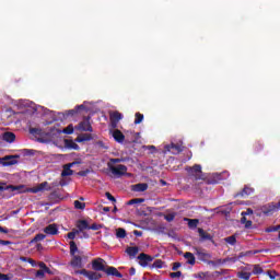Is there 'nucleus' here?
I'll list each match as a JSON object with an SVG mask.
<instances>
[{
  "mask_svg": "<svg viewBox=\"0 0 280 280\" xmlns=\"http://www.w3.org/2000/svg\"><path fill=\"white\" fill-rule=\"evenodd\" d=\"M105 264H106V260H104L102 258H96V259L92 260V268L96 272H105V275H107V277H117V279L124 278V275H121V272H119V270H117V268L106 266Z\"/></svg>",
  "mask_w": 280,
  "mask_h": 280,
  "instance_id": "1",
  "label": "nucleus"
},
{
  "mask_svg": "<svg viewBox=\"0 0 280 280\" xmlns=\"http://www.w3.org/2000/svg\"><path fill=\"white\" fill-rule=\"evenodd\" d=\"M260 211L264 215H272V213H277V211H280V201L277 203L269 202L267 205H264L260 207Z\"/></svg>",
  "mask_w": 280,
  "mask_h": 280,
  "instance_id": "2",
  "label": "nucleus"
},
{
  "mask_svg": "<svg viewBox=\"0 0 280 280\" xmlns=\"http://www.w3.org/2000/svg\"><path fill=\"white\" fill-rule=\"evenodd\" d=\"M109 171L114 176L117 178H121V176H126V173L128 172V166L124 164L113 165L108 164Z\"/></svg>",
  "mask_w": 280,
  "mask_h": 280,
  "instance_id": "3",
  "label": "nucleus"
},
{
  "mask_svg": "<svg viewBox=\"0 0 280 280\" xmlns=\"http://www.w3.org/2000/svg\"><path fill=\"white\" fill-rule=\"evenodd\" d=\"M91 116H88L84 120L78 124L74 127L75 130H80V132H93V126H91Z\"/></svg>",
  "mask_w": 280,
  "mask_h": 280,
  "instance_id": "4",
  "label": "nucleus"
},
{
  "mask_svg": "<svg viewBox=\"0 0 280 280\" xmlns=\"http://www.w3.org/2000/svg\"><path fill=\"white\" fill-rule=\"evenodd\" d=\"M199 261H203L205 264H208L209 266H215V261L213 260H209L211 259V254L210 253H207L206 250L203 249H197V253H196Z\"/></svg>",
  "mask_w": 280,
  "mask_h": 280,
  "instance_id": "5",
  "label": "nucleus"
},
{
  "mask_svg": "<svg viewBox=\"0 0 280 280\" xmlns=\"http://www.w3.org/2000/svg\"><path fill=\"white\" fill-rule=\"evenodd\" d=\"M190 176H194L195 180H202V166L200 164H195L192 167L187 170Z\"/></svg>",
  "mask_w": 280,
  "mask_h": 280,
  "instance_id": "6",
  "label": "nucleus"
},
{
  "mask_svg": "<svg viewBox=\"0 0 280 280\" xmlns=\"http://www.w3.org/2000/svg\"><path fill=\"white\" fill-rule=\"evenodd\" d=\"M137 259L139 260V265L142 267V268H148L149 264L154 261V257L153 256H150L145 253H141Z\"/></svg>",
  "mask_w": 280,
  "mask_h": 280,
  "instance_id": "7",
  "label": "nucleus"
},
{
  "mask_svg": "<svg viewBox=\"0 0 280 280\" xmlns=\"http://www.w3.org/2000/svg\"><path fill=\"white\" fill-rule=\"evenodd\" d=\"M16 159H19V155H7L4 158H0V165H3V167L16 165V163H19Z\"/></svg>",
  "mask_w": 280,
  "mask_h": 280,
  "instance_id": "8",
  "label": "nucleus"
},
{
  "mask_svg": "<svg viewBox=\"0 0 280 280\" xmlns=\"http://www.w3.org/2000/svg\"><path fill=\"white\" fill-rule=\"evenodd\" d=\"M121 119H124V115L117 110L109 114L110 126L114 129L117 128V125Z\"/></svg>",
  "mask_w": 280,
  "mask_h": 280,
  "instance_id": "9",
  "label": "nucleus"
},
{
  "mask_svg": "<svg viewBox=\"0 0 280 280\" xmlns=\"http://www.w3.org/2000/svg\"><path fill=\"white\" fill-rule=\"evenodd\" d=\"M164 152H170L171 154H180L183 152V145L172 142L164 147Z\"/></svg>",
  "mask_w": 280,
  "mask_h": 280,
  "instance_id": "10",
  "label": "nucleus"
},
{
  "mask_svg": "<svg viewBox=\"0 0 280 280\" xmlns=\"http://www.w3.org/2000/svg\"><path fill=\"white\" fill-rule=\"evenodd\" d=\"M255 194V188L245 186L242 191H238L234 195V198H246L247 196H253Z\"/></svg>",
  "mask_w": 280,
  "mask_h": 280,
  "instance_id": "11",
  "label": "nucleus"
},
{
  "mask_svg": "<svg viewBox=\"0 0 280 280\" xmlns=\"http://www.w3.org/2000/svg\"><path fill=\"white\" fill-rule=\"evenodd\" d=\"M72 259H71V266L73 268H82L84 265H82V258L84 257V255H82V253H79V255H71Z\"/></svg>",
  "mask_w": 280,
  "mask_h": 280,
  "instance_id": "12",
  "label": "nucleus"
},
{
  "mask_svg": "<svg viewBox=\"0 0 280 280\" xmlns=\"http://www.w3.org/2000/svg\"><path fill=\"white\" fill-rule=\"evenodd\" d=\"M79 162H72L69 164H66L63 166V171L61 172V176L62 178H65L66 176H73V170H71V167H73V165H78Z\"/></svg>",
  "mask_w": 280,
  "mask_h": 280,
  "instance_id": "13",
  "label": "nucleus"
},
{
  "mask_svg": "<svg viewBox=\"0 0 280 280\" xmlns=\"http://www.w3.org/2000/svg\"><path fill=\"white\" fill-rule=\"evenodd\" d=\"M200 242H213V236L207 233L202 228L198 229Z\"/></svg>",
  "mask_w": 280,
  "mask_h": 280,
  "instance_id": "14",
  "label": "nucleus"
},
{
  "mask_svg": "<svg viewBox=\"0 0 280 280\" xmlns=\"http://www.w3.org/2000/svg\"><path fill=\"white\" fill-rule=\"evenodd\" d=\"M2 141H5L7 143H14V141H16V135L12 131H5L2 133Z\"/></svg>",
  "mask_w": 280,
  "mask_h": 280,
  "instance_id": "15",
  "label": "nucleus"
},
{
  "mask_svg": "<svg viewBox=\"0 0 280 280\" xmlns=\"http://www.w3.org/2000/svg\"><path fill=\"white\" fill-rule=\"evenodd\" d=\"M44 233H46V235H58V225H56V223L47 225L44 228Z\"/></svg>",
  "mask_w": 280,
  "mask_h": 280,
  "instance_id": "16",
  "label": "nucleus"
},
{
  "mask_svg": "<svg viewBox=\"0 0 280 280\" xmlns=\"http://www.w3.org/2000/svg\"><path fill=\"white\" fill-rule=\"evenodd\" d=\"M113 138L117 143H124V141H126V136L119 129H115L113 131Z\"/></svg>",
  "mask_w": 280,
  "mask_h": 280,
  "instance_id": "17",
  "label": "nucleus"
},
{
  "mask_svg": "<svg viewBox=\"0 0 280 280\" xmlns=\"http://www.w3.org/2000/svg\"><path fill=\"white\" fill-rule=\"evenodd\" d=\"M89 221L88 220H79L77 222V231H79V233H82V231H89Z\"/></svg>",
  "mask_w": 280,
  "mask_h": 280,
  "instance_id": "18",
  "label": "nucleus"
},
{
  "mask_svg": "<svg viewBox=\"0 0 280 280\" xmlns=\"http://www.w3.org/2000/svg\"><path fill=\"white\" fill-rule=\"evenodd\" d=\"M126 253L127 255L131 258L135 259V257H137V255H139V247L137 246H130L126 248Z\"/></svg>",
  "mask_w": 280,
  "mask_h": 280,
  "instance_id": "19",
  "label": "nucleus"
},
{
  "mask_svg": "<svg viewBox=\"0 0 280 280\" xmlns=\"http://www.w3.org/2000/svg\"><path fill=\"white\" fill-rule=\"evenodd\" d=\"M132 191H148V184L147 183H139L131 186Z\"/></svg>",
  "mask_w": 280,
  "mask_h": 280,
  "instance_id": "20",
  "label": "nucleus"
},
{
  "mask_svg": "<svg viewBox=\"0 0 280 280\" xmlns=\"http://www.w3.org/2000/svg\"><path fill=\"white\" fill-rule=\"evenodd\" d=\"M184 258L187 259L186 264H189V266H196V256L191 252L185 253Z\"/></svg>",
  "mask_w": 280,
  "mask_h": 280,
  "instance_id": "21",
  "label": "nucleus"
},
{
  "mask_svg": "<svg viewBox=\"0 0 280 280\" xmlns=\"http://www.w3.org/2000/svg\"><path fill=\"white\" fill-rule=\"evenodd\" d=\"M222 180V174H213L210 178H208V185H218Z\"/></svg>",
  "mask_w": 280,
  "mask_h": 280,
  "instance_id": "22",
  "label": "nucleus"
},
{
  "mask_svg": "<svg viewBox=\"0 0 280 280\" xmlns=\"http://www.w3.org/2000/svg\"><path fill=\"white\" fill-rule=\"evenodd\" d=\"M78 143H84V141H93L91 133H83L77 138Z\"/></svg>",
  "mask_w": 280,
  "mask_h": 280,
  "instance_id": "23",
  "label": "nucleus"
},
{
  "mask_svg": "<svg viewBox=\"0 0 280 280\" xmlns=\"http://www.w3.org/2000/svg\"><path fill=\"white\" fill-rule=\"evenodd\" d=\"M186 222H188V229H198V224H200V220L198 219H184Z\"/></svg>",
  "mask_w": 280,
  "mask_h": 280,
  "instance_id": "24",
  "label": "nucleus"
},
{
  "mask_svg": "<svg viewBox=\"0 0 280 280\" xmlns=\"http://www.w3.org/2000/svg\"><path fill=\"white\" fill-rule=\"evenodd\" d=\"M78 110H84V105H79L74 109H70L66 113L67 117H73L78 115Z\"/></svg>",
  "mask_w": 280,
  "mask_h": 280,
  "instance_id": "25",
  "label": "nucleus"
},
{
  "mask_svg": "<svg viewBox=\"0 0 280 280\" xmlns=\"http://www.w3.org/2000/svg\"><path fill=\"white\" fill-rule=\"evenodd\" d=\"M167 266L165 265V261H163L162 259H156L154 260V262L150 266V268H166Z\"/></svg>",
  "mask_w": 280,
  "mask_h": 280,
  "instance_id": "26",
  "label": "nucleus"
},
{
  "mask_svg": "<svg viewBox=\"0 0 280 280\" xmlns=\"http://www.w3.org/2000/svg\"><path fill=\"white\" fill-rule=\"evenodd\" d=\"M45 237H47V235L45 234H36L31 241L28 244H37V242H43V240H45Z\"/></svg>",
  "mask_w": 280,
  "mask_h": 280,
  "instance_id": "27",
  "label": "nucleus"
},
{
  "mask_svg": "<svg viewBox=\"0 0 280 280\" xmlns=\"http://www.w3.org/2000/svg\"><path fill=\"white\" fill-rule=\"evenodd\" d=\"M88 279L89 280H100V279H102V273H98L96 271H90V273L88 275Z\"/></svg>",
  "mask_w": 280,
  "mask_h": 280,
  "instance_id": "28",
  "label": "nucleus"
},
{
  "mask_svg": "<svg viewBox=\"0 0 280 280\" xmlns=\"http://www.w3.org/2000/svg\"><path fill=\"white\" fill-rule=\"evenodd\" d=\"M7 189H12V191H19V194H23V191H25V186L20 185V186H13L10 185L7 187Z\"/></svg>",
  "mask_w": 280,
  "mask_h": 280,
  "instance_id": "29",
  "label": "nucleus"
},
{
  "mask_svg": "<svg viewBox=\"0 0 280 280\" xmlns=\"http://www.w3.org/2000/svg\"><path fill=\"white\" fill-rule=\"evenodd\" d=\"M126 235H127V233L124 228H118L116 230V237H118L119 240H124L126 237Z\"/></svg>",
  "mask_w": 280,
  "mask_h": 280,
  "instance_id": "30",
  "label": "nucleus"
},
{
  "mask_svg": "<svg viewBox=\"0 0 280 280\" xmlns=\"http://www.w3.org/2000/svg\"><path fill=\"white\" fill-rule=\"evenodd\" d=\"M224 242H226V244H230V246H235V244H237V238L235 237V235H231L225 237Z\"/></svg>",
  "mask_w": 280,
  "mask_h": 280,
  "instance_id": "31",
  "label": "nucleus"
},
{
  "mask_svg": "<svg viewBox=\"0 0 280 280\" xmlns=\"http://www.w3.org/2000/svg\"><path fill=\"white\" fill-rule=\"evenodd\" d=\"M141 202H145V199H143V198H133V199L127 201V205L128 206L141 205Z\"/></svg>",
  "mask_w": 280,
  "mask_h": 280,
  "instance_id": "32",
  "label": "nucleus"
},
{
  "mask_svg": "<svg viewBox=\"0 0 280 280\" xmlns=\"http://www.w3.org/2000/svg\"><path fill=\"white\" fill-rule=\"evenodd\" d=\"M261 150H264V144L259 141L254 143V152L255 154H259V152H261Z\"/></svg>",
  "mask_w": 280,
  "mask_h": 280,
  "instance_id": "33",
  "label": "nucleus"
},
{
  "mask_svg": "<svg viewBox=\"0 0 280 280\" xmlns=\"http://www.w3.org/2000/svg\"><path fill=\"white\" fill-rule=\"evenodd\" d=\"M75 253L80 254V250L78 249V245L75 242L71 241L70 242V255H75Z\"/></svg>",
  "mask_w": 280,
  "mask_h": 280,
  "instance_id": "34",
  "label": "nucleus"
},
{
  "mask_svg": "<svg viewBox=\"0 0 280 280\" xmlns=\"http://www.w3.org/2000/svg\"><path fill=\"white\" fill-rule=\"evenodd\" d=\"M66 145L71 150H80V145H78V143L73 142L72 140H67Z\"/></svg>",
  "mask_w": 280,
  "mask_h": 280,
  "instance_id": "35",
  "label": "nucleus"
},
{
  "mask_svg": "<svg viewBox=\"0 0 280 280\" xmlns=\"http://www.w3.org/2000/svg\"><path fill=\"white\" fill-rule=\"evenodd\" d=\"M252 273L254 275H264V268L260 265H254Z\"/></svg>",
  "mask_w": 280,
  "mask_h": 280,
  "instance_id": "36",
  "label": "nucleus"
},
{
  "mask_svg": "<svg viewBox=\"0 0 280 280\" xmlns=\"http://www.w3.org/2000/svg\"><path fill=\"white\" fill-rule=\"evenodd\" d=\"M250 272H246V271H241L237 273L238 279H244V280H248L250 279Z\"/></svg>",
  "mask_w": 280,
  "mask_h": 280,
  "instance_id": "37",
  "label": "nucleus"
},
{
  "mask_svg": "<svg viewBox=\"0 0 280 280\" xmlns=\"http://www.w3.org/2000/svg\"><path fill=\"white\" fill-rule=\"evenodd\" d=\"M31 135H37L38 137H43V129L40 128H30Z\"/></svg>",
  "mask_w": 280,
  "mask_h": 280,
  "instance_id": "38",
  "label": "nucleus"
},
{
  "mask_svg": "<svg viewBox=\"0 0 280 280\" xmlns=\"http://www.w3.org/2000/svg\"><path fill=\"white\" fill-rule=\"evenodd\" d=\"M74 208L80 209V210H84V209H86V203H84L82 201H79V200H75L74 201Z\"/></svg>",
  "mask_w": 280,
  "mask_h": 280,
  "instance_id": "39",
  "label": "nucleus"
},
{
  "mask_svg": "<svg viewBox=\"0 0 280 280\" xmlns=\"http://www.w3.org/2000/svg\"><path fill=\"white\" fill-rule=\"evenodd\" d=\"M135 124L136 125H139V124H141V121H143V114H141V113H136V115H135Z\"/></svg>",
  "mask_w": 280,
  "mask_h": 280,
  "instance_id": "40",
  "label": "nucleus"
},
{
  "mask_svg": "<svg viewBox=\"0 0 280 280\" xmlns=\"http://www.w3.org/2000/svg\"><path fill=\"white\" fill-rule=\"evenodd\" d=\"M80 234V231H78L77 229L72 230L70 233H68V240H75V236Z\"/></svg>",
  "mask_w": 280,
  "mask_h": 280,
  "instance_id": "41",
  "label": "nucleus"
},
{
  "mask_svg": "<svg viewBox=\"0 0 280 280\" xmlns=\"http://www.w3.org/2000/svg\"><path fill=\"white\" fill-rule=\"evenodd\" d=\"M38 266H39V268H42L40 270H44L45 272H47V275H49L51 272L49 267H47V265L44 261L38 262Z\"/></svg>",
  "mask_w": 280,
  "mask_h": 280,
  "instance_id": "42",
  "label": "nucleus"
},
{
  "mask_svg": "<svg viewBox=\"0 0 280 280\" xmlns=\"http://www.w3.org/2000/svg\"><path fill=\"white\" fill-rule=\"evenodd\" d=\"M73 130H74L73 126L69 125L67 128L62 130V132L63 135H73Z\"/></svg>",
  "mask_w": 280,
  "mask_h": 280,
  "instance_id": "43",
  "label": "nucleus"
},
{
  "mask_svg": "<svg viewBox=\"0 0 280 280\" xmlns=\"http://www.w3.org/2000/svg\"><path fill=\"white\" fill-rule=\"evenodd\" d=\"M102 228V224L93 223L92 225L89 226V231H100V229Z\"/></svg>",
  "mask_w": 280,
  "mask_h": 280,
  "instance_id": "44",
  "label": "nucleus"
},
{
  "mask_svg": "<svg viewBox=\"0 0 280 280\" xmlns=\"http://www.w3.org/2000/svg\"><path fill=\"white\" fill-rule=\"evenodd\" d=\"M176 218V213H168L164 217L166 222H174V219Z\"/></svg>",
  "mask_w": 280,
  "mask_h": 280,
  "instance_id": "45",
  "label": "nucleus"
},
{
  "mask_svg": "<svg viewBox=\"0 0 280 280\" xmlns=\"http://www.w3.org/2000/svg\"><path fill=\"white\" fill-rule=\"evenodd\" d=\"M171 279H179V277H183L182 271H175L170 273Z\"/></svg>",
  "mask_w": 280,
  "mask_h": 280,
  "instance_id": "46",
  "label": "nucleus"
},
{
  "mask_svg": "<svg viewBox=\"0 0 280 280\" xmlns=\"http://www.w3.org/2000/svg\"><path fill=\"white\" fill-rule=\"evenodd\" d=\"M45 272H46L45 270L39 269V270L36 271L35 277L37 279H44L45 278Z\"/></svg>",
  "mask_w": 280,
  "mask_h": 280,
  "instance_id": "47",
  "label": "nucleus"
},
{
  "mask_svg": "<svg viewBox=\"0 0 280 280\" xmlns=\"http://www.w3.org/2000/svg\"><path fill=\"white\" fill-rule=\"evenodd\" d=\"M90 271L86 269L77 270L75 275H83V277H86L89 279Z\"/></svg>",
  "mask_w": 280,
  "mask_h": 280,
  "instance_id": "48",
  "label": "nucleus"
},
{
  "mask_svg": "<svg viewBox=\"0 0 280 280\" xmlns=\"http://www.w3.org/2000/svg\"><path fill=\"white\" fill-rule=\"evenodd\" d=\"M206 277H209V272H199L196 278L200 280H205Z\"/></svg>",
  "mask_w": 280,
  "mask_h": 280,
  "instance_id": "49",
  "label": "nucleus"
},
{
  "mask_svg": "<svg viewBox=\"0 0 280 280\" xmlns=\"http://www.w3.org/2000/svg\"><path fill=\"white\" fill-rule=\"evenodd\" d=\"M78 174V176H89V174H91V170H85V171H80V172H78L77 173Z\"/></svg>",
  "mask_w": 280,
  "mask_h": 280,
  "instance_id": "50",
  "label": "nucleus"
},
{
  "mask_svg": "<svg viewBox=\"0 0 280 280\" xmlns=\"http://www.w3.org/2000/svg\"><path fill=\"white\" fill-rule=\"evenodd\" d=\"M267 275L271 280L277 279V271H267Z\"/></svg>",
  "mask_w": 280,
  "mask_h": 280,
  "instance_id": "51",
  "label": "nucleus"
},
{
  "mask_svg": "<svg viewBox=\"0 0 280 280\" xmlns=\"http://www.w3.org/2000/svg\"><path fill=\"white\" fill-rule=\"evenodd\" d=\"M24 154H25L26 156H34L35 151L32 150V149H25V150H24Z\"/></svg>",
  "mask_w": 280,
  "mask_h": 280,
  "instance_id": "52",
  "label": "nucleus"
},
{
  "mask_svg": "<svg viewBox=\"0 0 280 280\" xmlns=\"http://www.w3.org/2000/svg\"><path fill=\"white\" fill-rule=\"evenodd\" d=\"M279 231V226H271L266 229V233H275Z\"/></svg>",
  "mask_w": 280,
  "mask_h": 280,
  "instance_id": "53",
  "label": "nucleus"
},
{
  "mask_svg": "<svg viewBox=\"0 0 280 280\" xmlns=\"http://www.w3.org/2000/svg\"><path fill=\"white\" fill-rule=\"evenodd\" d=\"M241 215H243V217L253 215V209L247 208L246 211H243V212L241 213Z\"/></svg>",
  "mask_w": 280,
  "mask_h": 280,
  "instance_id": "54",
  "label": "nucleus"
},
{
  "mask_svg": "<svg viewBox=\"0 0 280 280\" xmlns=\"http://www.w3.org/2000/svg\"><path fill=\"white\" fill-rule=\"evenodd\" d=\"M180 266H183V264H180V262H173L172 270L174 272H176V270H178V268H180Z\"/></svg>",
  "mask_w": 280,
  "mask_h": 280,
  "instance_id": "55",
  "label": "nucleus"
},
{
  "mask_svg": "<svg viewBox=\"0 0 280 280\" xmlns=\"http://www.w3.org/2000/svg\"><path fill=\"white\" fill-rule=\"evenodd\" d=\"M47 185H49V183L43 182V183L39 184L37 187L39 188V191H44V189H45V187H47Z\"/></svg>",
  "mask_w": 280,
  "mask_h": 280,
  "instance_id": "56",
  "label": "nucleus"
},
{
  "mask_svg": "<svg viewBox=\"0 0 280 280\" xmlns=\"http://www.w3.org/2000/svg\"><path fill=\"white\" fill-rule=\"evenodd\" d=\"M106 198L110 200V202H117V199H115L110 192L105 194Z\"/></svg>",
  "mask_w": 280,
  "mask_h": 280,
  "instance_id": "57",
  "label": "nucleus"
},
{
  "mask_svg": "<svg viewBox=\"0 0 280 280\" xmlns=\"http://www.w3.org/2000/svg\"><path fill=\"white\" fill-rule=\"evenodd\" d=\"M28 191H31V194H38V191H40V188H38V186L30 188Z\"/></svg>",
  "mask_w": 280,
  "mask_h": 280,
  "instance_id": "58",
  "label": "nucleus"
},
{
  "mask_svg": "<svg viewBox=\"0 0 280 280\" xmlns=\"http://www.w3.org/2000/svg\"><path fill=\"white\" fill-rule=\"evenodd\" d=\"M60 187H67V185H69V183L67 182V179L61 178L59 182Z\"/></svg>",
  "mask_w": 280,
  "mask_h": 280,
  "instance_id": "59",
  "label": "nucleus"
},
{
  "mask_svg": "<svg viewBox=\"0 0 280 280\" xmlns=\"http://www.w3.org/2000/svg\"><path fill=\"white\" fill-rule=\"evenodd\" d=\"M0 244H1V246H10V244H12V242L0 240Z\"/></svg>",
  "mask_w": 280,
  "mask_h": 280,
  "instance_id": "60",
  "label": "nucleus"
},
{
  "mask_svg": "<svg viewBox=\"0 0 280 280\" xmlns=\"http://www.w3.org/2000/svg\"><path fill=\"white\" fill-rule=\"evenodd\" d=\"M0 280H10V277L5 273L0 272Z\"/></svg>",
  "mask_w": 280,
  "mask_h": 280,
  "instance_id": "61",
  "label": "nucleus"
},
{
  "mask_svg": "<svg viewBox=\"0 0 280 280\" xmlns=\"http://www.w3.org/2000/svg\"><path fill=\"white\" fill-rule=\"evenodd\" d=\"M250 226H253V221L247 220L245 223V229H250Z\"/></svg>",
  "mask_w": 280,
  "mask_h": 280,
  "instance_id": "62",
  "label": "nucleus"
},
{
  "mask_svg": "<svg viewBox=\"0 0 280 280\" xmlns=\"http://www.w3.org/2000/svg\"><path fill=\"white\" fill-rule=\"evenodd\" d=\"M28 264H31L33 268H36V260L28 258Z\"/></svg>",
  "mask_w": 280,
  "mask_h": 280,
  "instance_id": "63",
  "label": "nucleus"
},
{
  "mask_svg": "<svg viewBox=\"0 0 280 280\" xmlns=\"http://www.w3.org/2000/svg\"><path fill=\"white\" fill-rule=\"evenodd\" d=\"M0 233L8 234V233H10V231L7 228H3L0 225Z\"/></svg>",
  "mask_w": 280,
  "mask_h": 280,
  "instance_id": "64",
  "label": "nucleus"
}]
</instances>
